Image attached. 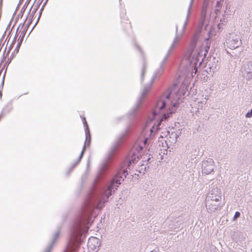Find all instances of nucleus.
<instances>
[{
  "instance_id": "f3484780",
  "label": "nucleus",
  "mask_w": 252,
  "mask_h": 252,
  "mask_svg": "<svg viewBox=\"0 0 252 252\" xmlns=\"http://www.w3.org/2000/svg\"><path fill=\"white\" fill-rule=\"evenodd\" d=\"M246 117L248 118H251L252 117V109L251 110L250 112H248L247 113Z\"/></svg>"
},
{
  "instance_id": "cd10ccee",
  "label": "nucleus",
  "mask_w": 252,
  "mask_h": 252,
  "mask_svg": "<svg viewBox=\"0 0 252 252\" xmlns=\"http://www.w3.org/2000/svg\"><path fill=\"white\" fill-rule=\"evenodd\" d=\"M84 121H85V125H87V122L86 121L85 119H84Z\"/></svg>"
},
{
  "instance_id": "4be33fe9",
  "label": "nucleus",
  "mask_w": 252,
  "mask_h": 252,
  "mask_svg": "<svg viewBox=\"0 0 252 252\" xmlns=\"http://www.w3.org/2000/svg\"><path fill=\"white\" fill-rule=\"evenodd\" d=\"M89 228V226H87L86 229L85 230V231L87 232Z\"/></svg>"
},
{
  "instance_id": "4468645a",
  "label": "nucleus",
  "mask_w": 252,
  "mask_h": 252,
  "mask_svg": "<svg viewBox=\"0 0 252 252\" xmlns=\"http://www.w3.org/2000/svg\"><path fill=\"white\" fill-rule=\"evenodd\" d=\"M221 196L220 195H219L215 199H212V203H213V202H214V201L216 202H220V201L221 200Z\"/></svg>"
},
{
  "instance_id": "bb28decb",
  "label": "nucleus",
  "mask_w": 252,
  "mask_h": 252,
  "mask_svg": "<svg viewBox=\"0 0 252 252\" xmlns=\"http://www.w3.org/2000/svg\"><path fill=\"white\" fill-rule=\"evenodd\" d=\"M207 53V51L206 50L204 53V55H206V53Z\"/></svg>"
},
{
  "instance_id": "9b49d317",
  "label": "nucleus",
  "mask_w": 252,
  "mask_h": 252,
  "mask_svg": "<svg viewBox=\"0 0 252 252\" xmlns=\"http://www.w3.org/2000/svg\"><path fill=\"white\" fill-rule=\"evenodd\" d=\"M151 88H152L151 85L150 86L145 87L142 92V95L143 96H145V95H147L149 93L150 91L151 90Z\"/></svg>"
},
{
  "instance_id": "5701e85b",
  "label": "nucleus",
  "mask_w": 252,
  "mask_h": 252,
  "mask_svg": "<svg viewBox=\"0 0 252 252\" xmlns=\"http://www.w3.org/2000/svg\"><path fill=\"white\" fill-rule=\"evenodd\" d=\"M141 166H144V170H145V169H146V166H145V165L144 164H142L141 165Z\"/></svg>"
},
{
  "instance_id": "a878e982",
  "label": "nucleus",
  "mask_w": 252,
  "mask_h": 252,
  "mask_svg": "<svg viewBox=\"0 0 252 252\" xmlns=\"http://www.w3.org/2000/svg\"><path fill=\"white\" fill-rule=\"evenodd\" d=\"M237 46H238V45H237L236 46H232V47L235 48V47H237Z\"/></svg>"
},
{
  "instance_id": "f03ea898",
  "label": "nucleus",
  "mask_w": 252,
  "mask_h": 252,
  "mask_svg": "<svg viewBox=\"0 0 252 252\" xmlns=\"http://www.w3.org/2000/svg\"><path fill=\"white\" fill-rule=\"evenodd\" d=\"M195 44L196 41L194 37L184 56V58L188 60L190 63L189 70H194V74L197 71V66L201 64V62L199 61L204 51L202 47H200V45L196 46Z\"/></svg>"
},
{
  "instance_id": "6e6552de",
  "label": "nucleus",
  "mask_w": 252,
  "mask_h": 252,
  "mask_svg": "<svg viewBox=\"0 0 252 252\" xmlns=\"http://www.w3.org/2000/svg\"><path fill=\"white\" fill-rule=\"evenodd\" d=\"M98 240L95 237L90 238L88 242V247L91 249H96L98 244Z\"/></svg>"
},
{
  "instance_id": "9d476101",
  "label": "nucleus",
  "mask_w": 252,
  "mask_h": 252,
  "mask_svg": "<svg viewBox=\"0 0 252 252\" xmlns=\"http://www.w3.org/2000/svg\"><path fill=\"white\" fill-rule=\"evenodd\" d=\"M139 70L141 78V79H143L144 77V74L146 73V71L147 70V67L146 63H143L140 67Z\"/></svg>"
},
{
  "instance_id": "0eeeda50",
  "label": "nucleus",
  "mask_w": 252,
  "mask_h": 252,
  "mask_svg": "<svg viewBox=\"0 0 252 252\" xmlns=\"http://www.w3.org/2000/svg\"><path fill=\"white\" fill-rule=\"evenodd\" d=\"M124 179L121 177H115L111 181L110 185L113 188L114 191L117 189L119 186L123 182Z\"/></svg>"
},
{
  "instance_id": "393cba45",
  "label": "nucleus",
  "mask_w": 252,
  "mask_h": 252,
  "mask_svg": "<svg viewBox=\"0 0 252 252\" xmlns=\"http://www.w3.org/2000/svg\"><path fill=\"white\" fill-rule=\"evenodd\" d=\"M164 136H166V135H165V134L164 135H160V136L161 137H162V138H163Z\"/></svg>"
},
{
  "instance_id": "b1692460",
  "label": "nucleus",
  "mask_w": 252,
  "mask_h": 252,
  "mask_svg": "<svg viewBox=\"0 0 252 252\" xmlns=\"http://www.w3.org/2000/svg\"><path fill=\"white\" fill-rule=\"evenodd\" d=\"M22 42V41H18L19 46L20 45Z\"/></svg>"
},
{
  "instance_id": "7ed1b4c3",
  "label": "nucleus",
  "mask_w": 252,
  "mask_h": 252,
  "mask_svg": "<svg viewBox=\"0 0 252 252\" xmlns=\"http://www.w3.org/2000/svg\"><path fill=\"white\" fill-rule=\"evenodd\" d=\"M192 3L193 0H191L188 9L187 18L185 23L183 25L177 26L176 27L175 37L172 40V43L167 52V55L166 57L167 58L178 48L180 45V43L185 33L187 25L188 23L191 13Z\"/></svg>"
},
{
  "instance_id": "dca6fc26",
  "label": "nucleus",
  "mask_w": 252,
  "mask_h": 252,
  "mask_svg": "<svg viewBox=\"0 0 252 252\" xmlns=\"http://www.w3.org/2000/svg\"><path fill=\"white\" fill-rule=\"evenodd\" d=\"M65 252H76V249L75 248H67V250Z\"/></svg>"
},
{
  "instance_id": "c85d7f7f",
  "label": "nucleus",
  "mask_w": 252,
  "mask_h": 252,
  "mask_svg": "<svg viewBox=\"0 0 252 252\" xmlns=\"http://www.w3.org/2000/svg\"><path fill=\"white\" fill-rule=\"evenodd\" d=\"M150 159V158H148V160L149 161Z\"/></svg>"
},
{
  "instance_id": "423d86ee",
  "label": "nucleus",
  "mask_w": 252,
  "mask_h": 252,
  "mask_svg": "<svg viewBox=\"0 0 252 252\" xmlns=\"http://www.w3.org/2000/svg\"><path fill=\"white\" fill-rule=\"evenodd\" d=\"M214 164L209 163L207 161H203L202 163V173L209 174L214 172Z\"/></svg>"
},
{
  "instance_id": "20e7f679",
  "label": "nucleus",
  "mask_w": 252,
  "mask_h": 252,
  "mask_svg": "<svg viewBox=\"0 0 252 252\" xmlns=\"http://www.w3.org/2000/svg\"><path fill=\"white\" fill-rule=\"evenodd\" d=\"M114 191L113 188L111 187V185H110L106 189L103 190L101 198L97 203L96 207L99 209H102L104 207L105 203L108 201V198L112 195V192Z\"/></svg>"
},
{
  "instance_id": "ddd939ff",
  "label": "nucleus",
  "mask_w": 252,
  "mask_h": 252,
  "mask_svg": "<svg viewBox=\"0 0 252 252\" xmlns=\"http://www.w3.org/2000/svg\"><path fill=\"white\" fill-rule=\"evenodd\" d=\"M148 140H149L148 137H146V138H144V137L142 138V136H141L140 138V140L143 141V144L144 145H145L146 144Z\"/></svg>"
},
{
  "instance_id": "a211bd4d",
  "label": "nucleus",
  "mask_w": 252,
  "mask_h": 252,
  "mask_svg": "<svg viewBox=\"0 0 252 252\" xmlns=\"http://www.w3.org/2000/svg\"><path fill=\"white\" fill-rule=\"evenodd\" d=\"M214 208H212V209L216 210V209H217L219 207H220V205L219 204H217V205L214 204Z\"/></svg>"
},
{
  "instance_id": "2eb2a0df",
  "label": "nucleus",
  "mask_w": 252,
  "mask_h": 252,
  "mask_svg": "<svg viewBox=\"0 0 252 252\" xmlns=\"http://www.w3.org/2000/svg\"><path fill=\"white\" fill-rule=\"evenodd\" d=\"M240 213L239 212H236L235 213V215L234 216V217L233 218V220H237V218L240 217Z\"/></svg>"
},
{
  "instance_id": "aec40b11",
  "label": "nucleus",
  "mask_w": 252,
  "mask_h": 252,
  "mask_svg": "<svg viewBox=\"0 0 252 252\" xmlns=\"http://www.w3.org/2000/svg\"><path fill=\"white\" fill-rule=\"evenodd\" d=\"M85 150V145H84V146L83 147V151H82V153H81V155L80 156V158H81V157H82V155H83Z\"/></svg>"
},
{
  "instance_id": "39448f33",
  "label": "nucleus",
  "mask_w": 252,
  "mask_h": 252,
  "mask_svg": "<svg viewBox=\"0 0 252 252\" xmlns=\"http://www.w3.org/2000/svg\"><path fill=\"white\" fill-rule=\"evenodd\" d=\"M207 4L204 3L201 10V17L199 26L201 28L206 30L210 23V17L207 14Z\"/></svg>"
},
{
  "instance_id": "412c9836",
  "label": "nucleus",
  "mask_w": 252,
  "mask_h": 252,
  "mask_svg": "<svg viewBox=\"0 0 252 252\" xmlns=\"http://www.w3.org/2000/svg\"><path fill=\"white\" fill-rule=\"evenodd\" d=\"M51 251V247L48 248L44 252H50Z\"/></svg>"
},
{
  "instance_id": "1a4fd4ad",
  "label": "nucleus",
  "mask_w": 252,
  "mask_h": 252,
  "mask_svg": "<svg viewBox=\"0 0 252 252\" xmlns=\"http://www.w3.org/2000/svg\"><path fill=\"white\" fill-rule=\"evenodd\" d=\"M167 60V57H166L164 59V61H163V63H162V65L161 66V67H160V68H159L156 72L155 73V76H154V79H156V78L157 77H158L159 76H160L164 72V67H163V65H164V62H165L166 61V60Z\"/></svg>"
},
{
  "instance_id": "6ab92c4d",
  "label": "nucleus",
  "mask_w": 252,
  "mask_h": 252,
  "mask_svg": "<svg viewBox=\"0 0 252 252\" xmlns=\"http://www.w3.org/2000/svg\"><path fill=\"white\" fill-rule=\"evenodd\" d=\"M136 48L138 50H139L140 52H141L142 54H143V51H142L141 48L139 47V46L136 45Z\"/></svg>"
},
{
  "instance_id": "f257e3e1",
  "label": "nucleus",
  "mask_w": 252,
  "mask_h": 252,
  "mask_svg": "<svg viewBox=\"0 0 252 252\" xmlns=\"http://www.w3.org/2000/svg\"><path fill=\"white\" fill-rule=\"evenodd\" d=\"M186 93V87L183 84L176 85L171 90L164 92L148 117L144 132L150 133V136L154 135L158 131L161 122L175 112Z\"/></svg>"
},
{
  "instance_id": "f8f14e48",
  "label": "nucleus",
  "mask_w": 252,
  "mask_h": 252,
  "mask_svg": "<svg viewBox=\"0 0 252 252\" xmlns=\"http://www.w3.org/2000/svg\"><path fill=\"white\" fill-rule=\"evenodd\" d=\"M86 144L89 145L90 143L91 142V135H90L89 132H86Z\"/></svg>"
}]
</instances>
